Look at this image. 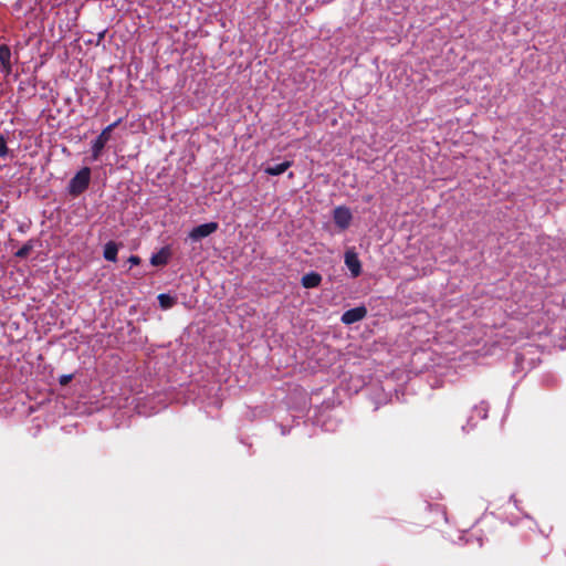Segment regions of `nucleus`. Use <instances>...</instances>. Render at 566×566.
<instances>
[{
	"instance_id": "nucleus-1",
	"label": "nucleus",
	"mask_w": 566,
	"mask_h": 566,
	"mask_svg": "<svg viewBox=\"0 0 566 566\" xmlns=\"http://www.w3.org/2000/svg\"><path fill=\"white\" fill-rule=\"evenodd\" d=\"M91 181V169L83 167L78 170L75 176L70 180L67 190L73 197L82 195L90 186Z\"/></svg>"
},
{
	"instance_id": "nucleus-2",
	"label": "nucleus",
	"mask_w": 566,
	"mask_h": 566,
	"mask_svg": "<svg viewBox=\"0 0 566 566\" xmlns=\"http://www.w3.org/2000/svg\"><path fill=\"white\" fill-rule=\"evenodd\" d=\"M120 122H122V118H119V119L115 120L114 123L109 124L108 126H106L101 132V134L96 137V139L92 143L91 151H92L93 160H97L101 157L105 145L111 139L112 132L119 125Z\"/></svg>"
},
{
	"instance_id": "nucleus-3",
	"label": "nucleus",
	"mask_w": 566,
	"mask_h": 566,
	"mask_svg": "<svg viewBox=\"0 0 566 566\" xmlns=\"http://www.w3.org/2000/svg\"><path fill=\"white\" fill-rule=\"evenodd\" d=\"M219 229V223L218 222H207V223H202L200 226H197L195 227L190 232H189V238L192 240V241H199L203 238H207L209 235H211L212 233H214L217 230Z\"/></svg>"
},
{
	"instance_id": "nucleus-4",
	"label": "nucleus",
	"mask_w": 566,
	"mask_h": 566,
	"mask_svg": "<svg viewBox=\"0 0 566 566\" xmlns=\"http://www.w3.org/2000/svg\"><path fill=\"white\" fill-rule=\"evenodd\" d=\"M333 219L340 230H346L350 226L353 214L349 208L339 206L334 209Z\"/></svg>"
},
{
	"instance_id": "nucleus-5",
	"label": "nucleus",
	"mask_w": 566,
	"mask_h": 566,
	"mask_svg": "<svg viewBox=\"0 0 566 566\" xmlns=\"http://www.w3.org/2000/svg\"><path fill=\"white\" fill-rule=\"evenodd\" d=\"M367 315V308L365 306H357L346 311L342 315V322L346 325L354 324L361 321Z\"/></svg>"
},
{
	"instance_id": "nucleus-6",
	"label": "nucleus",
	"mask_w": 566,
	"mask_h": 566,
	"mask_svg": "<svg viewBox=\"0 0 566 566\" xmlns=\"http://www.w3.org/2000/svg\"><path fill=\"white\" fill-rule=\"evenodd\" d=\"M345 264L349 269L353 277H357L361 273V263L358 259V255L353 251H347L345 253Z\"/></svg>"
},
{
	"instance_id": "nucleus-7",
	"label": "nucleus",
	"mask_w": 566,
	"mask_h": 566,
	"mask_svg": "<svg viewBox=\"0 0 566 566\" xmlns=\"http://www.w3.org/2000/svg\"><path fill=\"white\" fill-rule=\"evenodd\" d=\"M0 64L1 72L9 75L12 72L11 50L7 44L0 45Z\"/></svg>"
},
{
	"instance_id": "nucleus-8",
	"label": "nucleus",
	"mask_w": 566,
	"mask_h": 566,
	"mask_svg": "<svg viewBox=\"0 0 566 566\" xmlns=\"http://www.w3.org/2000/svg\"><path fill=\"white\" fill-rule=\"evenodd\" d=\"M292 165H293V161L285 160L281 164L265 167L264 172L269 176H280L283 172H285Z\"/></svg>"
},
{
	"instance_id": "nucleus-9",
	"label": "nucleus",
	"mask_w": 566,
	"mask_h": 566,
	"mask_svg": "<svg viewBox=\"0 0 566 566\" xmlns=\"http://www.w3.org/2000/svg\"><path fill=\"white\" fill-rule=\"evenodd\" d=\"M322 282V276L317 272H310L302 277V285L305 289L317 287Z\"/></svg>"
},
{
	"instance_id": "nucleus-10",
	"label": "nucleus",
	"mask_w": 566,
	"mask_h": 566,
	"mask_svg": "<svg viewBox=\"0 0 566 566\" xmlns=\"http://www.w3.org/2000/svg\"><path fill=\"white\" fill-rule=\"evenodd\" d=\"M170 252L167 248H163L159 252L150 258V263L155 266L166 265L169 261Z\"/></svg>"
},
{
	"instance_id": "nucleus-11",
	"label": "nucleus",
	"mask_w": 566,
	"mask_h": 566,
	"mask_svg": "<svg viewBox=\"0 0 566 566\" xmlns=\"http://www.w3.org/2000/svg\"><path fill=\"white\" fill-rule=\"evenodd\" d=\"M118 247L114 241H109L104 247V258L107 261L115 262L117 259Z\"/></svg>"
},
{
	"instance_id": "nucleus-12",
	"label": "nucleus",
	"mask_w": 566,
	"mask_h": 566,
	"mask_svg": "<svg viewBox=\"0 0 566 566\" xmlns=\"http://www.w3.org/2000/svg\"><path fill=\"white\" fill-rule=\"evenodd\" d=\"M158 302L161 308L168 310L176 304V298L170 296L169 294H159Z\"/></svg>"
},
{
	"instance_id": "nucleus-13",
	"label": "nucleus",
	"mask_w": 566,
	"mask_h": 566,
	"mask_svg": "<svg viewBox=\"0 0 566 566\" xmlns=\"http://www.w3.org/2000/svg\"><path fill=\"white\" fill-rule=\"evenodd\" d=\"M33 249V244L31 243V241L27 242L25 244H23L15 253L14 255L19 259H24L27 258L30 252L32 251Z\"/></svg>"
},
{
	"instance_id": "nucleus-14",
	"label": "nucleus",
	"mask_w": 566,
	"mask_h": 566,
	"mask_svg": "<svg viewBox=\"0 0 566 566\" xmlns=\"http://www.w3.org/2000/svg\"><path fill=\"white\" fill-rule=\"evenodd\" d=\"M8 151H9V149L7 146V142L2 136H0V157L7 156Z\"/></svg>"
},
{
	"instance_id": "nucleus-15",
	"label": "nucleus",
	"mask_w": 566,
	"mask_h": 566,
	"mask_svg": "<svg viewBox=\"0 0 566 566\" xmlns=\"http://www.w3.org/2000/svg\"><path fill=\"white\" fill-rule=\"evenodd\" d=\"M22 2L23 0H17L13 4H12V10L13 12L15 13H20L23 9V6H22Z\"/></svg>"
},
{
	"instance_id": "nucleus-16",
	"label": "nucleus",
	"mask_w": 566,
	"mask_h": 566,
	"mask_svg": "<svg viewBox=\"0 0 566 566\" xmlns=\"http://www.w3.org/2000/svg\"><path fill=\"white\" fill-rule=\"evenodd\" d=\"M128 262L130 265H138L140 263V258L138 255H130Z\"/></svg>"
},
{
	"instance_id": "nucleus-17",
	"label": "nucleus",
	"mask_w": 566,
	"mask_h": 566,
	"mask_svg": "<svg viewBox=\"0 0 566 566\" xmlns=\"http://www.w3.org/2000/svg\"><path fill=\"white\" fill-rule=\"evenodd\" d=\"M72 379V375H64L60 379L61 385H66Z\"/></svg>"
}]
</instances>
